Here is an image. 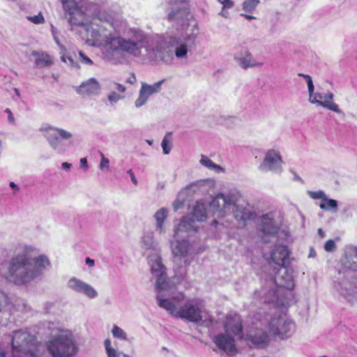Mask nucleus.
I'll return each mask as SVG.
<instances>
[{
	"label": "nucleus",
	"instance_id": "1",
	"mask_svg": "<svg viewBox=\"0 0 357 357\" xmlns=\"http://www.w3.org/2000/svg\"><path fill=\"white\" fill-rule=\"evenodd\" d=\"M96 6L92 5L89 9L100 24L93 23L86 29L88 39L92 41V45L105 43L108 49L114 52L151 60H167L169 54L165 42L161 38L149 39L139 30H130L125 37H111L114 30L112 17L103 16Z\"/></svg>",
	"mask_w": 357,
	"mask_h": 357
},
{
	"label": "nucleus",
	"instance_id": "2",
	"mask_svg": "<svg viewBox=\"0 0 357 357\" xmlns=\"http://www.w3.org/2000/svg\"><path fill=\"white\" fill-rule=\"evenodd\" d=\"M30 245H21L11 257L6 280L16 285H24L41 276L50 266L48 257Z\"/></svg>",
	"mask_w": 357,
	"mask_h": 357
},
{
	"label": "nucleus",
	"instance_id": "3",
	"mask_svg": "<svg viewBox=\"0 0 357 357\" xmlns=\"http://www.w3.org/2000/svg\"><path fill=\"white\" fill-rule=\"evenodd\" d=\"M173 294L174 291L167 295H156L158 305L174 317L186 319L196 324L202 321L204 312L197 303L192 301L183 303L185 296L182 293L176 296Z\"/></svg>",
	"mask_w": 357,
	"mask_h": 357
},
{
	"label": "nucleus",
	"instance_id": "4",
	"mask_svg": "<svg viewBox=\"0 0 357 357\" xmlns=\"http://www.w3.org/2000/svg\"><path fill=\"white\" fill-rule=\"evenodd\" d=\"M225 333H219L215 335L213 341L221 350L229 355L236 353V348L234 337H242V320L236 314H228L224 322Z\"/></svg>",
	"mask_w": 357,
	"mask_h": 357
},
{
	"label": "nucleus",
	"instance_id": "5",
	"mask_svg": "<svg viewBox=\"0 0 357 357\" xmlns=\"http://www.w3.org/2000/svg\"><path fill=\"white\" fill-rule=\"evenodd\" d=\"M46 347L52 357H73L78 352L73 333L66 329H60L58 334L52 335Z\"/></svg>",
	"mask_w": 357,
	"mask_h": 357
},
{
	"label": "nucleus",
	"instance_id": "6",
	"mask_svg": "<svg viewBox=\"0 0 357 357\" xmlns=\"http://www.w3.org/2000/svg\"><path fill=\"white\" fill-rule=\"evenodd\" d=\"M13 357H38L40 344L26 329L13 332L11 341Z\"/></svg>",
	"mask_w": 357,
	"mask_h": 357
},
{
	"label": "nucleus",
	"instance_id": "7",
	"mask_svg": "<svg viewBox=\"0 0 357 357\" xmlns=\"http://www.w3.org/2000/svg\"><path fill=\"white\" fill-rule=\"evenodd\" d=\"M151 273L155 278V289L158 294L167 295L175 289V283L167 276V268L158 253L151 255L148 258Z\"/></svg>",
	"mask_w": 357,
	"mask_h": 357
},
{
	"label": "nucleus",
	"instance_id": "8",
	"mask_svg": "<svg viewBox=\"0 0 357 357\" xmlns=\"http://www.w3.org/2000/svg\"><path fill=\"white\" fill-rule=\"evenodd\" d=\"M149 39H153L155 38H161L164 40L166 44V50L167 52L169 54V56L167 59V60H154L155 61H163L165 63L169 62L172 58V52L169 50V45H171L172 46H176L175 48V56L178 59H183L185 58L187 56V54L192 47H195L196 46V40H197V34L195 33H191V34H185L182 35L181 36L178 37H172L169 39V41L168 42L165 38L162 36H157L154 37H148ZM152 61L151 59H150Z\"/></svg>",
	"mask_w": 357,
	"mask_h": 357
},
{
	"label": "nucleus",
	"instance_id": "9",
	"mask_svg": "<svg viewBox=\"0 0 357 357\" xmlns=\"http://www.w3.org/2000/svg\"><path fill=\"white\" fill-rule=\"evenodd\" d=\"M44 135L52 149L59 153H64L72 144L73 134L61 128L48 127Z\"/></svg>",
	"mask_w": 357,
	"mask_h": 357
},
{
	"label": "nucleus",
	"instance_id": "10",
	"mask_svg": "<svg viewBox=\"0 0 357 357\" xmlns=\"http://www.w3.org/2000/svg\"><path fill=\"white\" fill-rule=\"evenodd\" d=\"M295 328L294 322L284 317H274L268 324L269 333L281 340L290 337L294 334Z\"/></svg>",
	"mask_w": 357,
	"mask_h": 357
},
{
	"label": "nucleus",
	"instance_id": "11",
	"mask_svg": "<svg viewBox=\"0 0 357 357\" xmlns=\"http://www.w3.org/2000/svg\"><path fill=\"white\" fill-rule=\"evenodd\" d=\"M236 198L232 194L220 193L212 199L209 204V210L213 215L218 218L225 216L230 213L231 208L235 206Z\"/></svg>",
	"mask_w": 357,
	"mask_h": 357
},
{
	"label": "nucleus",
	"instance_id": "12",
	"mask_svg": "<svg viewBox=\"0 0 357 357\" xmlns=\"http://www.w3.org/2000/svg\"><path fill=\"white\" fill-rule=\"evenodd\" d=\"M174 262L188 266L192 259V246L187 240L175 241L171 243Z\"/></svg>",
	"mask_w": 357,
	"mask_h": 357
},
{
	"label": "nucleus",
	"instance_id": "13",
	"mask_svg": "<svg viewBox=\"0 0 357 357\" xmlns=\"http://www.w3.org/2000/svg\"><path fill=\"white\" fill-rule=\"evenodd\" d=\"M335 289L348 302H354L357 299V277L347 276L335 282Z\"/></svg>",
	"mask_w": 357,
	"mask_h": 357
},
{
	"label": "nucleus",
	"instance_id": "14",
	"mask_svg": "<svg viewBox=\"0 0 357 357\" xmlns=\"http://www.w3.org/2000/svg\"><path fill=\"white\" fill-rule=\"evenodd\" d=\"M282 156L279 151L269 149L266 152L264 158L259 166V169L261 172L271 171L280 174L282 172Z\"/></svg>",
	"mask_w": 357,
	"mask_h": 357
},
{
	"label": "nucleus",
	"instance_id": "15",
	"mask_svg": "<svg viewBox=\"0 0 357 357\" xmlns=\"http://www.w3.org/2000/svg\"><path fill=\"white\" fill-rule=\"evenodd\" d=\"M309 101L312 104H316L319 106H322L329 110L335 112L337 114H342L338 105L333 101V93L328 92L325 94L320 93L312 92V94L309 95Z\"/></svg>",
	"mask_w": 357,
	"mask_h": 357
},
{
	"label": "nucleus",
	"instance_id": "16",
	"mask_svg": "<svg viewBox=\"0 0 357 357\" xmlns=\"http://www.w3.org/2000/svg\"><path fill=\"white\" fill-rule=\"evenodd\" d=\"M164 82L165 79H161L153 84L142 82L139 92V96L135 102V107H142L147 102L149 96L154 93H159L162 89V84Z\"/></svg>",
	"mask_w": 357,
	"mask_h": 357
},
{
	"label": "nucleus",
	"instance_id": "17",
	"mask_svg": "<svg viewBox=\"0 0 357 357\" xmlns=\"http://www.w3.org/2000/svg\"><path fill=\"white\" fill-rule=\"evenodd\" d=\"M275 213L273 212L267 213L261 217V231L263 234L262 238L264 242H268L269 239L266 238V236H275L278 233L280 226L274 220Z\"/></svg>",
	"mask_w": 357,
	"mask_h": 357
},
{
	"label": "nucleus",
	"instance_id": "18",
	"mask_svg": "<svg viewBox=\"0 0 357 357\" xmlns=\"http://www.w3.org/2000/svg\"><path fill=\"white\" fill-rule=\"evenodd\" d=\"M100 84L96 78H90L75 87V91L82 96H98L100 92Z\"/></svg>",
	"mask_w": 357,
	"mask_h": 357
},
{
	"label": "nucleus",
	"instance_id": "19",
	"mask_svg": "<svg viewBox=\"0 0 357 357\" xmlns=\"http://www.w3.org/2000/svg\"><path fill=\"white\" fill-rule=\"evenodd\" d=\"M197 222L190 215L183 217L177 226L175 227L174 231L175 236H188L195 234L198 229Z\"/></svg>",
	"mask_w": 357,
	"mask_h": 357
},
{
	"label": "nucleus",
	"instance_id": "20",
	"mask_svg": "<svg viewBox=\"0 0 357 357\" xmlns=\"http://www.w3.org/2000/svg\"><path fill=\"white\" fill-rule=\"evenodd\" d=\"M278 288L291 290L294 287L292 274L285 268H279L273 279Z\"/></svg>",
	"mask_w": 357,
	"mask_h": 357
},
{
	"label": "nucleus",
	"instance_id": "21",
	"mask_svg": "<svg viewBox=\"0 0 357 357\" xmlns=\"http://www.w3.org/2000/svg\"><path fill=\"white\" fill-rule=\"evenodd\" d=\"M68 286L74 291L83 294L90 298H94L98 296V292L92 286L75 278L68 281Z\"/></svg>",
	"mask_w": 357,
	"mask_h": 357
},
{
	"label": "nucleus",
	"instance_id": "22",
	"mask_svg": "<svg viewBox=\"0 0 357 357\" xmlns=\"http://www.w3.org/2000/svg\"><path fill=\"white\" fill-rule=\"evenodd\" d=\"M289 250L284 245L275 246L271 252V258L273 262L280 268H284L289 264Z\"/></svg>",
	"mask_w": 357,
	"mask_h": 357
},
{
	"label": "nucleus",
	"instance_id": "23",
	"mask_svg": "<svg viewBox=\"0 0 357 357\" xmlns=\"http://www.w3.org/2000/svg\"><path fill=\"white\" fill-rule=\"evenodd\" d=\"M234 59L243 70L260 68L264 65L263 62L257 61L254 59L252 53L248 50L245 51L244 54L236 55Z\"/></svg>",
	"mask_w": 357,
	"mask_h": 357
},
{
	"label": "nucleus",
	"instance_id": "24",
	"mask_svg": "<svg viewBox=\"0 0 357 357\" xmlns=\"http://www.w3.org/2000/svg\"><path fill=\"white\" fill-rule=\"evenodd\" d=\"M63 8L66 11L65 17L67 18V14L70 15L68 18V22L70 24L81 25V23H77L74 21L72 15L77 10L79 3L84 0H61Z\"/></svg>",
	"mask_w": 357,
	"mask_h": 357
},
{
	"label": "nucleus",
	"instance_id": "25",
	"mask_svg": "<svg viewBox=\"0 0 357 357\" xmlns=\"http://www.w3.org/2000/svg\"><path fill=\"white\" fill-rule=\"evenodd\" d=\"M32 56H35V64L38 68H48L53 65L52 56L44 52L33 51Z\"/></svg>",
	"mask_w": 357,
	"mask_h": 357
},
{
	"label": "nucleus",
	"instance_id": "26",
	"mask_svg": "<svg viewBox=\"0 0 357 357\" xmlns=\"http://www.w3.org/2000/svg\"><path fill=\"white\" fill-rule=\"evenodd\" d=\"M231 211L234 213V217L238 222L251 220L253 216L252 213L248 208L236 205V203L235 206L231 208Z\"/></svg>",
	"mask_w": 357,
	"mask_h": 357
},
{
	"label": "nucleus",
	"instance_id": "27",
	"mask_svg": "<svg viewBox=\"0 0 357 357\" xmlns=\"http://www.w3.org/2000/svg\"><path fill=\"white\" fill-rule=\"evenodd\" d=\"M158 245L153 231L146 232L141 238L140 247L144 250H155Z\"/></svg>",
	"mask_w": 357,
	"mask_h": 357
},
{
	"label": "nucleus",
	"instance_id": "28",
	"mask_svg": "<svg viewBox=\"0 0 357 357\" xmlns=\"http://www.w3.org/2000/svg\"><path fill=\"white\" fill-rule=\"evenodd\" d=\"M167 215L168 211L165 208H161L157 211L154 215V218L156 221V230L158 231L160 234H163L165 232L164 222L167 218Z\"/></svg>",
	"mask_w": 357,
	"mask_h": 357
},
{
	"label": "nucleus",
	"instance_id": "29",
	"mask_svg": "<svg viewBox=\"0 0 357 357\" xmlns=\"http://www.w3.org/2000/svg\"><path fill=\"white\" fill-rule=\"evenodd\" d=\"M190 216L196 222L206 220L207 215L204 204L197 202L193 207Z\"/></svg>",
	"mask_w": 357,
	"mask_h": 357
},
{
	"label": "nucleus",
	"instance_id": "30",
	"mask_svg": "<svg viewBox=\"0 0 357 357\" xmlns=\"http://www.w3.org/2000/svg\"><path fill=\"white\" fill-rule=\"evenodd\" d=\"M280 289H271L267 292H264V301L268 303H275V305H282V301L279 298Z\"/></svg>",
	"mask_w": 357,
	"mask_h": 357
},
{
	"label": "nucleus",
	"instance_id": "31",
	"mask_svg": "<svg viewBox=\"0 0 357 357\" xmlns=\"http://www.w3.org/2000/svg\"><path fill=\"white\" fill-rule=\"evenodd\" d=\"M251 342L257 347H262L267 344L268 337L266 332L261 330H258L254 335H250Z\"/></svg>",
	"mask_w": 357,
	"mask_h": 357
},
{
	"label": "nucleus",
	"instance_id": "32",
	"mask_svg": "<svg viewBox=\"0 0 357 357\" xmlns=\"http://www.w3.org/2000/svg\"><path fill=\"white\" fill-rule=\"evenodd\" d=\"M319 207L322 210L335 213L337 211L338 204L336 200L326 197L324 200H321Z\"/></svg>",
	"mask_w": 357,
	"mask_h": 357
},
{
	"label": "nucleus",
	"instance_id": "33",
	"mask_svg": "<svg viewBox=\"0 0 357 357\" xmlns=\"http://www.w3.org/2000/svg\"><path fill=\"white\" fill-rule=\"evenodd\" d=\"M54 39L56 43L59 45V48L63 52V53H61L62 55L61 56V60L63 62H64V63H68V64L72 68L79 69V66L78 65V63L77 62L74 61V60L70 56H66L64 54V52L66 51V48H65V47L63 45H61L60 43L58 37L56 36H54Z\"/></svg>",
	"mask_w": 357,
	"mask_h": 357
},
{
	"label": "nucleus",
	"instance_id": "34",
	"mask_svg": "<svg viewBox=\"0 0 357 357\" xmlns=\"http://www.w3.org/2000/svg\"><path fill=\"white\" fill-rule=\"evenodd\" d=\"M104 345L107 357H120V356L123 354L112 346L109 339H106L104 341Z\"/></svg>",
	"mask_w": 357,
	"mask_h": 357
},
{
	"label": "nucleus",
	"instance_id": "35",
	"mask_svg": "<svg viewBox=\"0 0 357 357\" xmlns=\"http://www.w3.org/2000/svg\"><path fill=\"white\" fill-rule=\"evenodd\" d=\"M199 162L209 169H214L215 171L222 169L220 166L215 164L211 159L204 155H202Z\"/></svg>",
	"mask_w": 357,
	"mask_h": 357
},
{
	"label": "nucleus",
	"instance_id": "36",
	"mask_svg": "<svg viewBox=\"0 0 357 357\" xmlns=\"http://www.w3.org/2000/svg\"><path fill=\"white\" fill-rule=\"evenodd\" d=\"M112 334L114 337L126 341L128 340V335L127 333L119 326L114 325L112 327Z\"/></svg>",
	"mask_w": 357,
	"mask_h": 357
},
{
	"label": "nucleus",
	"instance_id": "37",
	"mask_svg": "<svg viewBox=\"0 0 357 357\" xmlns=\"http://www.w3.org/2000/svg\"><path fill=\"white\" fill-rule=\"evenodd\" d=\"M353 257L351 261L349 260L346 264V267L349 270L357 271V248H355L352 250Z\"/></svg>",
	"mask_w": 357,
	"mask_h": 357
},
{
	"label": "nucleus",
	"instance_id": "38",
	"mask_svg": "<svg viewBox=\"0 0 357 357\" xmlns=\"http://www.w3.org/2000/svg\"><path fill=\"white\" fill-rule=\"evenodd\" d=\"M259 0H245L243 3V9L248 13L252 12L259 4Z\"/></svg>",
	"mask_w": 357,
	"mask_h": 357
},
{
	"label": "nucleus",
	"instance_id": "39",
	"mask_svg": "<svg viewBox=\"0 0 357 357\" xmlns=\"http://www.w3.org/2000/svg\"><path fill=\"white\" fill-rule=\"evenodd\" d=\"M298 75L299 77H303L306 79L309 95L312 94V92L314 91V86L313 84L312 77L309 75H306V74H303V73H298Z\"/></svg>",
	"mask_w": 357,
	"mask_h": 357
},
{
	"label": "nucleus",
	"instance_id": "40",
	"mask_svg": "<svg viewBox=\"0 0 357 357\" xmlns=\"http://www.w3.org/2000/svg\"><path fill=\"white\" fill-rule=\"evenodd\" d=\"M26 19L29 21V22H31L32 23L35 24H43L45 22V18L43 16L42 13H40L38 15H34V16H27L26 17Z\"/></svg>",
	"mask_w": 357,
	"mask_h": 357
},
{
	"label": "nucleus",
	"instance_id": "41",
	"mask_svg": "<svg viewBox=\"0 0 357 357\" xmlns=\"http://www.w3.org/2000/svg\"><path fill=\"white\" fill-rule=\"evenodd\" d=\"M309 195L310 197L314 199H321V200H324L327 197L325 192L322 190L310 191Z\"/></svg>",
	"mask_w": 357,
	"mask_h": 357
},
{
	"label": "nucleus",
	"instance_id": "42",
	"mask_svg": "<svg viewBox=\"0 0 357 357\" xmlns=\"http://www.w3.org/2000/svg\"><path fill=\"white\" fill-rule=\"evenodd\" d=\"M337 246L333 240H328L324 245V249L326 252H332L336 249Z\"/></svg>",
	"mask_w": 357,
	"mask_h": 357
},
{
	"label": "nucleus",
	"instance_id": "43",
	"mask_svg": "<svg viewBox=\"0 0 357 357\" xmlns=\"http://www.w3.org/2000/svg\"><path fill=\"white\" fill-rule=\"evenodd\" d=\"M123 98V96L118 94L115 91L111 92L108 96V100L111 103H116Z\"/></svg>",
	"mask_w": 357,
	"mask_h": 357
},
{
	"label": "nucleus",
	"instance_id": "44",
	"mask_svg": "<svg viewBox=\"0 0 357 357\" xmlns=\"http://www.w3.org/2000/svg\"><path fill=\"white\" fill-rule=\"evenodd\" d=\"M79 59L84 64L89 65V66L93 65L92 60L90 58H89L87 56H86L82 51L79 52Z\"/></svg>",
	"mask_w": 357,
	"mask_h": 357
},
{
	"label": "nucleus",
	"instance_id": "45",
	"mask_svg": "<svg viewBox=\"0 0 357 357\" xmlns=\"http://www.w3.org/2000/svg\"><path fill=\"white\" fill-rule=\"evenodd\" d=\"M100 155L101 160L99 165L100 169L104 170L105 169H108L109 164V160L104 155V154L102 152H100Z\"/></svg>",
	"mask_w": 357,
	"mask_h": 357
},
{
	"label": "nucleus",
	"instance_id": "46",
	"mask_svg": "<svg viewBox=\"0 0 357 357\" xmlns=\"http://www.w3.org/2000/svg\"><path fill=\"white\" fill-rule=\"evenodd\" d=\"M164 154H169L171 151V147L168 146L167 135L165 136L161 144Z\"/></svg>",
	"mask_w": 357,
	"mask_h": 357
},
{
	"label": "nucleus",
	"instance_id": "47",
	"mask_svg": "<svg viewBox=\"0 0 357 357\" xmlns=\"http://www.w3.org/2000/svg\"><path fill=\"white\" fill-rule=\"evenodd\" d=\"M7 301L8 299L6 295L3 293V291L1 289H0V312L7 304Z\"/></svg>",
	"mask_w": 357,
	"mask_h": 357
},
{
	"label": "nucleus",
	"instance_id": "48",
	"mask_svg": "<svg viewBox=\"0 0 357 357\" xmlns=\"http://www.w3.org/2000/svg\"><path fill=\"white\" fill-rule=\"evenodd\" d=\"M222 5L224 9H230L233 8L234 3L231 0H218Z\"/></svg>",
	"mask_w": 357,
	"mask_h": 357
},
{
	"label": "nucleus",
	"instance_id": "49",
	"mask_svg": "<svg viewBox=\"0 0 357 357\" xmlns=\"http://www.w3.org/2000/svg\"><path fill=\"white\" fill-rule=\"evenodd\" d=\"M201 184H202L201 181H197V182L192 183L190 185H188V186H186L185 190H192L193 192H196V190H197L199 189Z\"/></svg>",
	"mask_w": 357,
	"mask_h": 357
},
{
	"label": "nucleus",
	"instance_id": "50",
	"mask_svg": "<svg viewBox=\"0 0 357 357\" xmlns=\"http://www.w3.org/2000/svg\"><path fill=\"white\" fill-rule=\"evenodd\" d=\"M112 87L121 93H123L126 91V87L119 83L114 82Z\"/></svg>",
	"mask_w": 357,
	"mask_h": 357
},
{
	"label": "nucleus",
	"instance_id": "51",
	"mask_svg": "<svg viewBox=\"0 0 357 357\" xmlns=\"http://www.w3.org/2000/svg\"><path fill=\"white\" fill-rule=\"evenodd\" d=\"M183 206V202L178 199H176L173 204V207L175 211H177L178 209L182 208Z\"/></svg>",
	"mask_w": 357,
	"mask_h": 357
},
{
	"label": "nucleus",
	"instance_id": "52",
	"mask_svg": "<svg viewBox=\"0 0 357 357\" xmlns=\"http://www.w3.org/2000/svg\"><path fill=\"white\" fill-rule=\"evenodd\" d=\"M127 173L130 175L131 181L133 183V184L137 185L138 184V181H137V180L133 172L132 171V169L128 170Z\"/></svg>",
	"mask_w": 357,
	"mask_h": 357
},
{
	"label": "nucleus",
	"instance_id": "53",
	"mask_svg": "<svg viewBox=\"0 0 357 357\" xmlns=\"http://www.w3.org/2000/svg\"><path fill=\"white\" fill-rule=\"evenodd\" d=\"M80 165L84 169H86V170L88 169L89 167H88L87 160L86 158H82L80 159Z\"/></svg>",
	"mask_w": 357,
	"mask_h": 357
},
{
	"label": "nucleus",
	"instance_id": "54",
	"mask_svg": "<svg viewBox=\"0 0 357 357\" xmlns=\"http://www.w3.org/2000/svg\"><path fill=\"white\" fill-rule=\"evenodd\" d=\"M5 112L8 114V121L11 123L14 122V117L10 109H6Z\"/></svg>",
	"mask_w": 357,
	"mask_h": 357
},
{
	"label": "nucleus",
	"instance_id": "55",
	"mask_svg": "<svg viewBox=\"0 0 357 357\" xmlns=\"http://www.w3.org/2000/svg\"><path fill=\"white\" fill-rule=\"evenodd\" d=\"M227 9H224V8H222L221 12L219 13V15L225 18H227L229 17V13L227 11Z\"/></svg>",
	"mask_w": 357,
	"mask_h": 357
},
{
	"label": "nucleus",
	"instance_id": "56",
	"mask_svg": "<svg viewBox=\"0 0 357 357\" xmlns=\"http://www.w3.org/2000/svg\"><path fill=\"white\" fill-rule=\"evenodd\" d=\"M86 264L89 266L92 267V266H94V264H95V261H94V260H93V259H90L89 257H87V258L86 259Z\"/></svg>",
	"mask_w": 357,
	"mask_h": 357
},
{
	"label": "nucleus",
	"instance_id": "57",
	"mask_svg": "<svg viewBox=\"0 0 357 357\" xmlns=\"http://www.w3.org/2000/svg\"><path fill=\"white\" fill-rule=\"evenodd\" d=\"M72 165L70 163H68L67 162H64L61 164V167L62 168H63L64 169H66V170H68L70 169Z\"/></svg>",
	"mask_w": 357,
	"mask_h": 357
},
{
	"label": "nucleus",
	"instance_id": "58",
	"mask_svg": "<svg viewBox=\"0 0 357 357\" xmlns=\"http://www.w3.org/2000/svg\"><path fill=\"white\" fill-rule=\"evenodd\" d=\"M10 187L15 190V191L19 190V187L13 181L10 182Z\"/></svg>",
	"mask_w": 357,
	"mask_h": 357
},
{
	"label": "nucleus",
	"instance_id": "59",
	"mask_svg": "<svg viewBox=\"0 0 357 357\" xmlns=\"http://www.w3.org/2000/svg\"><path fill=\"white\" fill-rule=\"evenodd\" d=\"M318 234L321 238H324L325 236V233L321 229H318Z\"/></svg>",
	"mask_w": 357,
	"mask_h": 357
},
{
	"label": "nucleus",
	"instance_id": "60",
	"mask_svg": "<svg viewBox=\"0 0 357 357\" xmlns=\"http://www.w3.org/2000/svg\"><path fill=\"white\" fill-rule=\"evenodd\" d=\"M51 31H52V33L53 35V37L54 36H56V29H55V27L53 25L51 26Z\"/></svg>",
	"mask_w": 357,
	"mask_h": 357
},
{
	"label": "nucleus",
	"instance_id": "61",
	"mask_svg": "<svg viewBox=\"0 0 357 357\" xmlns=\"http://www.w3.org/2000/svg\"><path fill=\"white\" fill-rule=\"evenodd\" d=\"M241 15L244 16L246 19L248 20H252V19H255V17L252 16V15H243V14H241Z\"/></svg>",
	"mask_w": 357,
	"mask_h": 357
},
{
	"label": "nucleus",
	"instance_id": "62",
	"mask_svg": "<svg viewBox=\"0 0 357 357\" xmlns=\"http://www.w3.org/2000/svg\"><path fill=\"white\" fill-rule=\"evenodd\" d=\"M165 1L171 4H175L178 2V0H165Z\"/></svg>",
	"mask_w": 357,
	"mask_h": 357
},
{
	"label": "nucleus",
	"instance_id": "63",
	"mask_svg": "<svg viewBox=\"0 0 357 357\" xmlns=\"http://www.w3.org/2000/svg\"><path fill=\"white\" fill-rule=\"evenodd\" d=\"M0 357H6V353L0 348Z\"/></svg>",
	"mask_w": 357,
	"mask_h": 357
},
{
	"label": "nucleus",
	"instance_id": "64",
	"mask_svg": "<svg viewBox=\"0 0 357 357\" xmlns=\"http://www.w3.org/2000/svg\"><path fill=\"white\" fill-rule=\"evenodd\" d=\"M314 254H315V252L313 250H311L309 257H312L314 256Z\"/></svg>",
	"mask_w": 357,
	"mask_h": 357
}]
</instances>
